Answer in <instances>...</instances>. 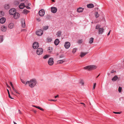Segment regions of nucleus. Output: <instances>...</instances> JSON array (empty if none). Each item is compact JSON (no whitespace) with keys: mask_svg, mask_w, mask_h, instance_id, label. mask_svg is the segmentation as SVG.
I'll use <instances>...</instances> for the list:
<instances>
[{"mask_svg":"<svg viewBox=\"0 0 124 124\" xmlns=\"http://www.w3.org/2000/svg\"><path fill=\"white\" fill-rule=\"evenodd\" d=\"M37 81L36 79L33 78L31 79L30 81H27L26 82L25 85L28 84L29 86L31 88L33 87L37 84Z\"/></svg>","mask_w":124,"mask_h":124,"instance_id":"nucleus-1","label":"nucleus"},{"mask_svg":"<svg viewBox=\"0 0 124 124\" xmlns=\"http://www.w3.org/2000/svg\"><path fill=\"white\" fill-rule=\"evenodd\" d=\"M96 68V67L95 66L92 65L86 66L84 68V69L90 71L94 70Z\"/></svg>","mask_w":124,"mask_h":124,"instance_id":"nucleus-2","label":"nucleus"},{"mask_svg":"<svg viewBox=\"0 0 124 124\" xmlns=\"http://www.w3.org/2000/svg\"><path fill=\"white\" fill-rule=\"evenodd\" d=\"M9 14L11 15H14L16 12V9L14 8H12L9 11Z\"/></svg>","mask_w":124,"mask_h":124,"instance_id":"nucleus-3","label":"nucleus"},{"mask_svg":"<svg viewBox=\"0 0 124 124\" xmlns=\"http://www.w3.org/2000/svg\"><path fill=\"white\" fill-rule=\"evenodd\" d=\"M49 65L50 66H52L54 64V62L53 59L52 58H50L48 62Z\"/></svg>","mask_w":124,"mask_h":124,"instance_id":"nucleus-4","label":"nucleus"},{"mask_svg":"<svg viewBox=\"0 0 124 124\" xmlns=\"http://www.w3.org/2000/svg\"><path fill=\"white\" fill-rule=\"evenodd\" d=\"M43 52V49L41 48H39L37 50V54L38 55L41 54Z\"/></svg>","mask_w":124,"mask_h":124,"instance_id":"nucleus-5","label":"nucleus"},{"mask_svg":"<svg viewBox=\"0 0 124 124\" xmlns=\"http://www.w3.org/2000/svg\"><path fill=\"white\" fill-rule=\"evenodd\" d=\"M43 33V31L41 29H39L36 32V34L38 36L42 35Z\"/></svg>","mask_w":124,"mask_h":124,"instance_id":"nucleus-6","label":"nucleus"},{"mask_svg":"<svg viewBox=\"0 0 124 124\" xmlns=\"http://www.w3.org/2000/svg\"><path fill=\"white\" fill-rule=\"evenodd\" d=\"M51 11L53 13H55L57 11V8L55 7H52L51 8Z\"/></svg>","mask_w":124,"mask_h":124,"instance_id":"nucleus-7","label":"nucleus"},{"mask_svg":"<svg viewBox=\"0 0 124 124\" xmlns=\"http://www.w3.org/2000/svg\"><path fill=\"white\" fill-rule=\"evenodd\" d=\"M39 15L41 16H43L45 13V12L44 10L43 9H42L40 10L39 12Z\"/></svg>","mask_w":124,"mask_h":124,"instance_id":"nucleus-8","label":"nucleus"},{"mask_svg":"<svg viewBox=\"0 0 124 124\" xmlns=\"http://www.w3.org/2000/svg\"><path fill=\"white\" fill-rule=\"evenodd\" d=\"M39 46V43L37 42H34L33 44V47L34 49H37Z\"/></svg>","mask_w":124,"mask_h":124,"instance_id":"nucleus-9","label":"nucleus"},{"mask_svg":"<svg viewBox=\"0 0 124 124\" xmlns=\"http://www.w3.org/2000/svg\"><path fill=\"white\" fill-rule=\"evenodd\" d=\"M20 14L17 12H16L13 15L14 18L15 19H17L20 17Z\"/></svg>","mask_w":124,"mask_h":124,"instance_id":"nucleus-10","label":"nucleus"},{"mask_svg":"<svg viewBox=\"0 0 124 124\" xmlns=\"http://www.w3.org/2000/svg\"><path fill=\"white\" fill-rule=\"evenodd\" d=\"M70 46V43L69 42H66L64 44V46L66 49H68Z\"/></svg>","mask_w":124,"mask_h":124,"instance_id":"nucleus-11","label":"nucleus"},{"mask_svg":"<svg viewBox=\"0 0 124 124\" xmlns=\"http://www.w3.org/2000/svg\"><path fill=\"white\" fill-rule=\"evenodd\" d=\"M84 9V8L79 7L77 9V11L79 13H81L83 12Z\"/></svg>","mask_w":124,"mask_h":124,"instance_id":"nucleus-12","label":"nucleus"},{"mask_svg":"<svg viewBox=\"0 0 124 124\" xmlns=\"http://www.w3.org/2000/svg\"><path fill=\"white\" fill-rule=\"evenodd\" d=\"M6 21V19L5 18L2 17L0 19V23H4Z\"/></svg>","mask_w":124,"mask_h":124,"instance_id":"nucleus-13","label":"nucleus"},{"mask_svg":"<svg viewBox=\"0 0 124 124\" xmlns=\"http://www.w3.org/2000/svg\"><path fill=\"white\" fill-rule=\"evenodd\" d=\"M104 29L102 28H100L98 30V32L99 34H102L103 32Z\"/></svg>","mask_w":124,"mask_h":124,"instance_id":"nucleus-14","label":"nucleus"},{"mask_svg":"<svg viewBox=\"0 0 124 124\" xmlns=\"http://www.w3.org/2000/svg\"><path fill=\"white\" fill-rule=\"evenodd\" d=\"M87 6L88 8H93L94 7V6L93 4L90 3L89 4H87Z\"/></svg>","mask_w":124,"mask_h":124,"instance_id":"nucleus-15","label":"nucleus"},{"mask_svg":"<svg viewBox=\"0 0 124 124\" xmlns=\"http://www.w3.org/2000/svg\"><path fill=\"white\" fill-rule=\"evenodd\" d=\"M88 53V52H86L85 53H84L83 52H81V53L80 56L81 57H83L85 56L86 54Z\"/></svg>","mask_w":124,"mask_h":124,"instance_id":"nucleus-16","label":"nucleus"},{"mask_svg":"<svg viewBox=\"0 0 124 124\" xmlns=\"http://www.w3.org/2000/svg\"><path fill=\"white\" fill-rule=\"evenodd\" d=\"M59 41L58 39H56L55 40L54 43L56 46H57L59 44Z\"/></svg>","mask_w":124,"mask_h":124,"instance_id":"nucleus-17","label":"nucleus"},{"mask_svg":"<svg viewBox=\"0 0 124 124\" xmlns=\"http://www.w3.org/2000/svg\"><path fill=\"white\" fill-rule=\"evenodd\" d=\"M14 26V24L13 23H10L8 25V27L10 29H12Z\"/></svg>","mask_w":124,"mask_h":124,"instance_id":"nucleus-18","label":"nucleus"},{"mask_svg":"<svg viewBox=\"0 0 124 124\" xmlns=\"http://www.w3.org/2000/svg\"><path fill=\"white\" fill-rule=\"evenodd\" d=\"M30 11L29 10H28L26 9H24L23 11V13L25 14H27L28 13L30 12Z\"/></svg>","mask_w":124,"mask_h":124,"instance_id":"nucleus-19","label":"nucleus"},{"mask_svg":"<svg viewBox=\"0 0 124 124\" xmlns=\"http://www.w3.org/2000/svg\"><path fill=\"white\" fill-rule=\"evenodd\" d=\"M118 78V77L116 75H115L112 78V80L113 81H115L117 80Z\"/></svg>","mask_w":124,"mask_h":124,"instance_id":"nucleus-20","label":"nucleus"},{"mask_svg":"<svg viewBox=\"0 0 124 124\" xmlns=\"http://www.w3.org/2000/svg\"><path fill=\"white\" fill-rule=\"evenodd\" d=\"M24 3H21L19 6V8L21 9H23L24 8Z\"/></svg>","mask_w":124,"mask_h":124,"instance_id":"nucleus-21","label":"nucleus"},{"mask_svg":"<svg viewBox=\"0 0 124 124\" xmlns=\"http://www.w3.org/2000/svg\"><path fill=\"white\" fill-rule=\"evenodd\" d=\"M6 30V28L4 26H2L1 27V30L3 31H5Z\"/></svg>","mask_w":124,"mask_h":124,"instance_id":"nucleus-22","label":"nucleus"},{"mask_svg":"<svg viewBox=\"0 0 124 124\" xmlns=\"http://www.w3.org/2000/svg\"><path fill=\"white\" fill-rule=\"evenodd\" d=\"M62 32L61 31H59L57 32L56 34V35L58 37H60L61 36V35Z\"/></svg>","mask_w":124,"mask_h":124,"instance_id":"nucleus-23","label":"nucleus"},{"mask_svg":"<svg viewBox=\"0 0 124 124\" xmlns=\"http://www.w3.org/2000/svg\"><path fill=\"white\" fill-rule=\"evenodd\" d=\"M21 25H22V27L23 28H24L25 27V23L24 20L22 22Z\"/></svg>","mask_w":124,"mask_h":124,"instance_id":"nucleus-24","label":"nucleus"},{"mask_svg":"<svg viewBox=\"0 0 124 124\" xmlns=\"http://www.w3.org/2000/svg\"><path fill=\"white\" fill-rule=\"evenodd\" d=\"M4 8L6 9H9L10 8L9 5L8 4H6L4 6Z\"/></svg>","mask_w":124,"mask_h":124,"instance_id":"nucleus-25","label":"nucleus"},{"mask_svg":"<svg viewBox=\"0 0 124 124\" xmlns=\"http://www.w3.org/2000/svg\"><path fill=\"white\" fill-rule=\"evenodd\" d=\"M95 16L96 18L98 17L99 16V14L97 12H96L95 13Z\"/></svg>","mask_w":124,"mask_h":124,"instance_id":"nucleus-26","label":"nucleus"},{"mask_svg":"<svg viewBox=\"0 0 124 124\" xmlns=\"http://www.w3.org/2000/svg\"><path fill=\"white\" fill-rule=\"evenodd\" d=\"M93 38H90V40L89 43H92L93 42Z\"/></svg>","mask_w":124,"mask_h":124,"instance_id":"nucleus-27","label":"nucleus"},{"mask_svg":"<svg viewBox=\"0 0 124 124\" xmlns=\"http://www.w3.org/2000/svg\"><path fill=\"white\" fill-rule=\"evenodd\" d=\"M52 49V47H49L48 50V51L50 52V53H52V51L51 50Z\"/></svg>","mask_w":124,"mask_h":124,"instance_id":"nucleus-28","label":"nucleus"},{"mask_svg":"<svg viewBox=\"0 0 124 124\" xmlns=\"http://www.w3.org/2000/svg\"><path fill=\"white\" fill-rule=\"evenodd\" d=\"M4 15V13L2 11H0V17L3 16Z\"/></svg>","mask_w":124,"mask_h":124,"instance_id":"nucleus-29","label":"nucleus"},{"mask_svg":"<svg viewBox=\"0 0 124 124\" xmlns=\"http://www.w3.org/2000/svg\"><path fill=\"white\" fill-rule=\"evenodd\" d=\"M3 36H0V42H1L3 41Z\"/></svg>","mask_w":124,"mask_h":124,"instance_id":"nucleus-30","label":"nucleus"},{"mask_svg":"<svg viewBox=\"0 0 124 124\" xmlns=\"http://www.w3.org/2000/svg\"><path fill=\"white\" fill-rule=\"evenodd\" d=\"M101 27V25L99 24H97L96 26V29H99L100 28V27Z\"/></svg>","mask_w":124,"mask_h":124,"instance_id":"nucleus-31","label":"nucleus"},{"mask_svg":"<svg viewBox=\"0 0 124 124\" xmlns=\"http://www.w3.org/2000/svg\"><path fill=\"white\" fill-rule=\"evenodd\" d=\"M43 30H46L48 28V26H45L43 27Z\"/></svg>","mask_w":124,"mask_h":124,"instance_id":"nucleus-32","label":"nucleus"},{"mask_svg":"<svg viewBox=\"0 0 124 124\" xmlns=\"http://www.w3.org/2000/svg\"><path fill=\"white\" fill-rule=\"evenodd\" d=\"M49 57V55H46L43 56V58L44 59H46L48 58Z\"/></svg>","mask_w":124,"mask_h":124,"instance_id":"nucleus-33","label":"nucleus"},{"mask_svg":"<svg viewBox=\"0 0 124 124\" xmlns=\"http://www.w3.org/2000/svg\"><path fill=\"white\" fill-rule=\"evenodd\" d=\"M12 89L16 93L19 94H20V93L17 91V90L15 89L14 87H13Z\"/></svg>","mask_w":124,"mask_h":124,"instance_id":"nucleus-34","label":"nucleus"},{"mask_svg":"<svg viewBox=\"0 0 124 124\" xmlns=\"http://www.w3.org/2000/svg\"><path fill=\"white\" fill-rule=\"evenodd\" d=\"M36 108H38V109L42 111H44V109H43L42 108L40 107L39 106H37V107H36Z\"/></svg>","mask_w":124,"mask_h":124,"instance_id":"nucleus-35","label":"nucleus"},{"mask_svg":"<svg viewBox=\"0 0 124 124\" xmlns=\"http://www.w3.org/2000/svg\"><path fill=\"white\" fill-rule=\"evenodd\" d=\"M77 49L76 48H74L72 51V52L73 53H75L76 52Z\"/></svg>","mask_w":124,"mask_h":124,"instance_id":"nucleus-36","label":"nucleus"},{"mask_svg":"<svg viewBox=\"0 0 124 124\" xmlns=\"http://www.w3.org/2000/svg\"><path fill=\"white\" fill-rule=\"evenodd\" d=\"M122 89V88L121 87H120V86H119V87L118 89V91L119 93H121V92Z\"/></svg>","mask_w":124,"mask_h":124,"instance_id":"nucleus-37","label":"nucleus"},{"mask_svg":"<svg viewBox=\"0 0 124 124\" xmlns=\"http://www.w3.org/2000/svg\"><path fill=\"white\" fill-rule=\"evenodd\" d=\"M58 62L60 63L61 64L64 61L63 60H60L58 61Z\"/></svg>","mask_w":124,"mask_h":124,"instance_id":"nucleus-38","label":"nucleus"},{"mask_svg":"<svg viewBox=\"0 0 124 124\" xmlns=\"http://www.w3.org/2000/svg\"><path fill=\"white\" fill-rule=\"evenodd\" d=\"M82 41L81 39H79L78 41V44H80L82 43Z\"/></svg>","mask_w":124,"mask_h":124,"instance_id":"nucleus-39","label":"nucleus"},{"mask_svg":"<svg viewBox=\"0 0 124 124\" xmlns=\"http://www.w3.org/2000/svg\"><path fill=\"white\" fill-rule=\"evenodd\" d=\"M48 41L49 42H50L52 41V39L51 38H48L47 39Z\"/></svg>","mask_w":124,"mask_h":124,"instance_id":"nucleus-40","label":"nucleus"},{"mask_svg":"<svg viewBox=\"0 0 124 124\" xmlns=\"http://www.w3.org/2000/svg\"><path fill=\"white\" fill-rule=\"evenodd\" d=\"M113 113L115 114H120L121 113V112H113Z\"/></svg>","mask_w":124,"mask_h":124,"instance_id":"nucleus-41","label":"nucleus"},{"mask_svg":"<svg viewBox=\"0 0 124 124\" xmlns=\"http://www.w3.org/2000/svg\"><path fill=\"white\" fill-rule=\"evenodd\" d=\"M48 101H57L56 100H53L52 99H50L48 100Z\"/></svg>","mask_w":124,"mask_h":124,"instance_id":"nucleus-42","label":"nucleus"},{"mask_svg":"<svg viewBox=\"0 0 124 124\" xmlns=\"http://www.w3.org/2000/svg\"><path fill=\"white\" fill-rule=\"evenodd\" d=\"M96 83H94L93 84V89H95V88L96 86Z\"/></svg>","mask_w":124,"mask_h":124,"instance_id":"nucleus-43","label":"nucleus"},{"mask_svg":"<svg viewBox=\"0 0 124 124\" xmlns=\"http://www.w3.org/2000/svg\"><path fill=\"white\" fill-rule=\"evenodd\" d=\"M80 83L81 84V85H84V82L83 80H82L80 82Z\"/></svg>","mask_w":124,"mask_h":124,"instance_id":"nucleus-44","label":"nucleus"},{"mask_svg":"<svg viewBox=\"0 0 124 124\" xmlns=\"http://www.w3.org/2000/svg\"><path fill=\"white\" fill-rule=\"evenodd\" d=\"M21 81L24 84H25V82L22 79H21Z\"/></svg>","mask_w":124,"mask_h":124,"instance_id":"nucleus-45","label":"nucleus"},{"mask_svg":"<svg viewBox=\"0 0 124 124\" xmlns=\"http://www.w3.org/2000/svg\"><path fill=\"white\" fill-rule=\"evenodd\" d=\"M9 97L11 99H13V98H12L11 97L10 94V93L8 94Z\"/></svg>","mask_w":124,"mask_h":124,"instance_id":"nucleus-46","label":"nucleus"},{"mask_svg":"<svg viewBox=\"0 0 124 124\" xmlns=\"http://www.w3.org/2000/svg\"><path fill=\"white\" fill-rule=\"evenodd\" d=\"M115 72H116V71L114 70H112L111 71V73H113Z\"/></svg>","mask_w":124,"mask_h":124,"instance_id":"nucleus-47","label":"nucleus"},{"mask_svg":"<svg viewBox=\"0 0 124 124\" xmlns=\"http://www.w3.org/2000/svg\"><path fill=\"white\" fill-rule=\"evenodd\" d=\"M26 8L28 9H30V7H29V6H27L26 7Z\"/></svg>","mask_w":124,"mask_h":124,"instance_id":"nucleus-48","label":"nucleus"},{"mask_svg":"<svg viewBox=\"0 0 124 124\" xmlns=\"http://www.w3.org/2000/svg\"><path fill=\"white\" fill-rule=\"evenodd\" d=\"M64 57V55H60V58H63Z\"/></svg>","mask_w":124,"mask_h":124,"instance_id":"nucleus-49","label":"nucleus"},{"mask_svg":"<svg viewBox=\"0 0 124 124\" xmlns=\"http://www.w3.org/2000/svg\"><path fill=\"white\" fill-rule=\"evenodd\" d=\"M10 85H11V86H12V88L13 87H14V86H13V84H12V83L11 82H10Z\"/></svg>","mask_w":124,"mask_h":124,"instance_id":"nucleus-50","label":"nucleus"},{"mask_svg":"<svg viewBox=\"0 0 124 124\" xmlns=\"http://www.w3.org/2000/svg\"><path fill=\"white\" fill-rule=\"evenodd\" d=\"M37 19L39 22L40 21V18H38Z\"/></svg>","mask_w":124,"mask_h":124,"instance_id":"nucleus-51","label":"nucleus"},{"mask_svg":"<svg viewBox=\"0 0 124 124\" xmlns=\"http://www.w3.org/2000/svg\"><path fill=\"white\" fill-rule=\"evenodd\" d=\"M80 103L81 104H83L84 106H85V104L83 103H82V102H81Z\"/></svg>","mask_w":124,"mask_h":124,"instance_id":"nucleus-52","label":"nucleus"},{"mask_svg":"<svg viewBox=\"0 0 124 124\" xmlns=\"http://www.w3.org/2000/svg\"><path fill=\"white\" fill-rule=\"evenodd\" d=\"M110 31H109L108 32V34H107V36H108V35H109L110 34Z\"/></svg>","mask_w":124,"mask_h":124,"instance_id":"nucleus-53","label":"nucleus"},{"mask_svg":"<svg viewBox=\"0 0 124 124\" xmlns=\"http://www.w3.org/2000/svg\"><path fill=\"white\" fill-rule=\"evenodd\" d=\"M58 95H56L55 96V98H57V97H58Z\"/></svg>","mask_w":124,"mask_h":124,"instance_id":"nucleus-54","label":"nucleus"},{"mask_svg":"<svg viewBox=\"0 0 124 124\" xmlns=\"http://www.w3.org/2000/svg\"><path fill=\"white\" fill-rule=\"evenodd\" d=\"M6 85H7V87H10V86H9V85H8L7 84V83H6Z\"/></svg>","mask_w":124,"mask_h":124,"instance_id":"nucleus-55","label":"nucleus"},{"mask_svg":"<svg viewBox=\"0 0 124 124\" xmlns=\"http://www.w3.org/2000/svg\"><path fill=\"white\" fill-rule=\"evenodd\" d=\"M7 91L8 92V94H9V93H10L9 92V91L7 89Z\"/></svg>","mask_w":124,"mask_h":124,"instance_id":"nucleus-56","label":"nucleus"},{"mask_svg":"<svg viewBox=\"0 0 124 124\" xmlns=\"http://www.w3.org/2000/svg\"><path fill=\"white\" fill-rule=\"evenodd\" d=\"M13 123L14 124H17L15 122L13 121Z\"/></svg>","mask_w":124,"mask_h":124,"instance_id":"nucleus-57","label":"nucleus"},{"mask_svg":"<svg viewBox=\"0 0 124 124\" xmlns=\"http://www.w3.org/2000/svg\"><path fill=\"white\" fill-rule=\"evenodd\" d=\"M33 107H36H36H37V106H35V105H34V106H33Z\"/></svg>","mask_w":124,"mask_h":124,"instance_id":"nucleus-58","label":"nucleus"},{"mask_svg":"<svg viewBox=\"0 0 124 124\" xmlns=\"http://www.w3.org/2000/svg\"><path fill=\"white\" fill-rule=\"evenodd\" d=\"M100 74H99V75H98V76L96 78H98V77L100 76Z\"/></svg>","mask_w":124,"mask_h":124,"instance_id":"nucleus-59","label":"nucleus"},{"mask_svg":"<svg viewBox=\"0 0 124 124\" xmlns=\"http://www.w3.org/2000/svg\"><path fill=\"white\" fill-rule=\"evenodd\" d=\"M53 2H55V0H51Z\"/></svg>","mask_w":124,"mask_h":124,"instance_id":"nucleus-60","label":"nucleus"},{"mask_svg":"<svg viewBox=\"0 0 124 124\" xmlns=\"http://www.w3.org/2000/svg\"><path fill=\"white\" fill-rule=\"evenodd\" d=\"M108 75H110V74H109V73H108Z\"/></svg>","mask_w":124,"mask_h":124,"instance_id":"nucleus-61","label":"nucleus"},{"mask_svg":"<svg viewBox=\"0 0 124 124\" xmlns=\"http://www.w3.org/2000/svg\"><path fill=\"white\" fill-rule=\"evenodd\" d=\"M18 110H19V112H21L20 111V110L19 109Z\"/></svg>","mask_w":124,"mask_h":124,"instance_id":"nucleus-62","label":"nucleus"}]
</instances>
